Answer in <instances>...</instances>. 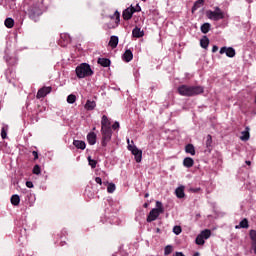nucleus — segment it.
<instances>
[{"instance_id": "obj_1", "label": "nucleus", "mask_w": 256, "mask_h": 256, "mask_svg": "<svg viewBox=\"0 0 256 256\" xmlns=\"http://www.w3.org/2000/svg\"><path fill=\"white\" fill-rule=\"evenodd\" d=\"M203 91V86L181 85L178 87V93L182 97H195L196 95H201Z\"/></svg>"}, {"instance_id": "obj_2", "label": "nucleus", "mask_w": 256, "mask_h": 256, "mask_svg": "<svg viewBox=\"0 0 256 256\" xmlns=\"http://www.w3.org/2000/svg\"><path fill=\"white\" fill-rule=\"evenodd\" d=\"M75 71L78 79H85V77H91L93 75V69H91V65L87 63L78 65Z\"/></svg>"}, {"instance_id": "obj_3", "label": "nucleus", "mask_w": 256, "mask_h": 256, "mask_svg": "<svg viewBox=\"0 0 256 256\" xmlns=\"http://www.w3.org/2000/svg\"><path fill=\"white\" fill-rule=\"evenodd\" d=\"M161 213H165L163 203L156 201V208H153L146 218L147 223H153V221H156Z\"/></svg>"}, {"instance_id": "obj_4", "label": "nucleus", "mask_w": 256, "mask_h": 256, "mask_svg": "<svg viewBox=\"0 0 256 256\" xmlns=\"http://www.w3.org/2000/svg\"><path fill=\"white\" fill-rule=\"evenodd\" d=\"M206 16L211 21H221V19H225V12H223V10H221V8L216 6L214 8V11L213 10L206 11Z\"/></svg>"}, {"instance_id": "obj_5", "label": "nucleus", "mask_w": 256, "mask_h": 256, "mask_svg": "<svg viewBox=\"0 0 256 256\" xmlns=\"http://www.w3.org/2000/svg\"><path fill=\"white\" fill-rule=\"evenodd\" d=\"M41 15H43V11L37 4H33L28 7V16L32 21H35V23L39 21V17H41Z\"/></svg>"}, {"instance_id": "obj_6", "label": "nucleus", "mask_w": 256, "mask_h": 256, "mask_svg": "<svg viewBox=\"0 0 256 256\" xmlns=\"http://www.w3.org/2000/svg\"><path fill=\"white\" fill-rule=\"evenodd\" d=\"M127 143L128 151H131L132 155H134L136 163H141V160L143 159V151L139 150L137 146L129 144V139L127 140Z\"/></svg>"}, {"instance_id": "obj_7", "label": "nucleus", "mask_w": 256, "mask_h": 256, "mask_svg": "<svg viewBox=\"0 0 256 256\" xmlns=\"http://www.w3.org/2000/svg\"><path fill=\"white\" fill-rule=\"evenodd\" d=\"M102 133V147H107V143L111 141V137H113V130L111 128L101 129Z\"/></svg>"}, {"instance_id": "obj_8", "label": "nucleus", "mask_w": 256, "mask_h": 256, "mask_svg": "<svg viewBox=\"0 0 256 256\" xmlns=\"http://www.w3.org/2000/svg\"><path fill=\"white\" fill-rule=\"evenodd\" d=\"M111 19H115L114 23L107 24L108 29H116V27H119V23H121V13L119 11H115L114 15L111 16Z\"/></svg>"}, {"instance_id": "obj_9", "label": "nucleus", "mask_w": 256, "mask_h": 256, "mask_svg": "<svg viewBox=\"0 0 256 256\" xmlns=\"http://www.w3.org/2000/svg\"><path fill=\"white\" fill-rule=\"evenodd\" d=\"M52 88L51 87H42L41 89L38 90L37 92V99H43V97H47L49 93H51Z\"/></svg>"}, {"instance_id": "obj_10", "label": "nucleus", "mask_w": 256, "mask_h": 256, "mask_svg": "<svg viewBox=\"0 0 256 256\" xmlns=\"http://www.w3.org/2000/svg\"><path fill=\"white\" fill-rule=\"evenodd\" d=\"M69 43H71V36H69V34H61L59 45H61V47H67Z\"/></svg>"}, {"instance_id": "obj_11", "label": "nucleus", "mask_w": 256, "mask_h": 256, "mask_svg": "<svg viewBox=\"0 0 256 256\" xmlns=\"http://www.w3.org/2000/svg\"><path fill=\"white\" fill-rule=\"evenodd\" d=\"M223 53H225L230 58H233L236 55V52L233 49V47H228V48L227 47H222L220 49V55H223Z\"/></svg>"}, {"instance_id": "obj_12", "label": "nucleus", "mask_w": 256, "mask_h": 256, "mask_svg": "<svg viewBox=\"0 0 256 256\" xmlns=\"http://www.w3.org/2000/svg\"><path fill=\"white\" fill-rule=\"evenodd\" d=\"M133 8L128 7L126 8L123 12H122V17L124 19V21H129L132 17H133Z\"/></svg>"}, {"instance_id": "obj_13", "label": "nucleus", "mask_w": 256, "mask_h": 256, "mask_svg": "<svg viewBox=\"0 0 256 256\" xmlns=\"http://www.w3.org/2000/svg\"><path fill=\"white\" fill-rule=\"evenodd\" d=\"M101 129H111V121L106 115L102 116Z\"/></svg>"}, {"instance_id": "obj_14", "label": "nucleus", "mask_w": 256, "mask_h": 256, "mask_svg": "<svg viewBox=\"0 0 256 256\" xmlns=\"http://www.w3.org/2000/svg\"><path fill=\"white\" fill-rule=\"evenodd\" d=\"M122 59L126 62V63H129L131 61H133V52L130 50V49H127L123 56H122Z\"/></svg>"}, {"instance_id": "obj_15", "label": "nucleus", "mask_w": 256, "mask_h": 256, "mask_svg": "<svg viewBox=\"0 0 256 256\" xmlns=\"http://www.w3.org/2000/svg\"><path fill=\"white\" fill-rule=\"evenodd\" d=\"M249 235H250V239L252 241L251 247L254 251V254L256 255V230H250Z\"/></svg>"}, {"instance_id": "obj_16", "label": "nucleus", "mask_w": 256, "mask_h": 256, "mask_svg": "<svg viewBox=\"0 0 256 256\" xmlns=\"http://www.w3.org/2000/svg\"><path fill=\"white\" fill-rule=\"evenodd\" d=\"M108 45L111 49H117V46L119 45V37L111 36Z\"/></svg>"}, {"instance_id": "obj_17", "label": "nucleus", "mask_w": 256, "mask_h": 256, "mask_svg": "<svg viewBox=\"0 0 256 256\" xmlns=\"http://www.w3.org/2000/svg\"><path fill=\"white\" fill-rule=\"evenodd\" d=\"M97 63L101 67H111V60L109 58H98Z\"/></svg>"}, {"instance_id": "obj_18", "label": "nucleus", "mask_w": 256, "mask_h": 256, "mask_svg": "<svg viewBox=\"0 0 256 256\" xmlns=\"http://www.w3.org/2000/svg\"><path fill=\"white\" fill-rule=\"evenodd\" d=\"M87 141L89 145H95V143H97V134H95V132H90L87 135Z\"/></svg>"}, {"instance_id": "obj_19", "label": "nucleus", "mask_w": 256, "mask_h": 256, "mask_svg": "<svg viewBox=\"0 0 256 256\" xmlns=\"http://www.w3.org/2000/svg\"><path fill=\"white\" fill-rule=\"evenodd\" d=\"M143 35H145V33L141 31V28L139 27H135L132 30V37H135L136 39H140V37H143Z\"/></svg>"}, {"instance_id": "obj_20", "label": "nucleus", "mask_w": 256, "mask_h": 256, "mask_svg": "<svg viewBox=\"0 0 256 256\" xmlns=\"http://www.w3.org/2000/svg\"><path fill=\"white\" fill-rule=\"evenodd\" d=\"M175 194L178 199H183V197H185V186L176 188Z\"/></svg>"}, {"instance_id": "obj_21", "label": "nucleus", "mask_w": 256, "mask_h": 256, "mask_svg": "<svg viewBox=\"0 0 256 256\" xmlns=\"http://www.w3.org/2000/svg\"><path fill=\"white\" fill-rule=\"evenodd\" d=\"M73 145L74 147H76V149H81L82 151H84V149L87 147V145L85 144V141H81V140H74Z\"/></svg>"}, {"instance_id": "obj_22", "label": "nucleus", "mask_w": 256, "mask_h": 256, "mask_svg": "<svg viewBox=\"0 0 256 256\" xmlns=\"http://www.w3.org/2000/svg\"><path fill=\"white\" fill-rule=\"evenodd\" d=\"M183 165H184V167H187L188 169H191V167H193V165H195V161L191 157H186L183 160Z\"/></svg>"}, {"instance_id": "obj_23", "label": "nucleus", "mask_w": 256, "mask_h": 256, "mask_svg": "<svg viewBox=\"0 0 256 256\" xmlns=\"http://www.w3.org/2000/svg\"><path fill=\"white\" fill-rule=\"evenodd\" d=\"M236 229H249V220L244 218L238 226L235 227Z\"/></svg>"}, {"instance_id": "obj_24", "label": "nucleus", "mask_w": 256, "mask_h": 256, "mask_svg": "<svg viewBox=\"0 0 256 256\" xmlns=\"http://www.w3.org/2000/svg\"><path fill=\"white\" fill-rule=\"evenodd\" d=\"M4 25L7 29H13V27H15V20H13V18H6Z\"/></svg>"}, {"instance_id": "obj_25", "label": "nucleus", "mask_w": 256, "mask_h": 256, "mask_svg": "<svg viewBox=\"0 0 256 256\" xmlns=\"http://www.w3.org/2000/svg\"><path fill=\"white\" fill-rule=\"evenodd\" d=\"M95 107H97V103H95V101L87 100L85 104V109H87V111H93Z\"/></svg>"}, {"instance_id": "obj_26", "label": "nucleus", "mask_w": 256, "mask_h": 256, "mask_svg": "<svg viewBox=\"0 0 256 256\" xmlns=\"http://www.w3.org/2000/svg\"><path fill=\"white\" fill-rule=\"evenodd\" d=\"M200 30H201L202 33H204V35H207V33L209 31H211V24H209L207 22L202 24L201 27H200Z\"/></svg>"}, {"instance_id": "obj_27", "label": "nucleus", "mask_w": 256, "mask_h": 256, "mask_svg": "<svg viewBox=\"0 0 256 256\" xmlns=\"http://www.w3.org/2000/svg\"><path fill=\"white\" fill-rule=\"evenodd\" d=\"M11 203L17 207V205H19V203H21V198L19 197V195L17 194H14L11 196V199H10Z\"/></svg>"}, {"instance_id": "obj_28", "label": "nucleus", "mask_w": 256, "mask_h": 256, "mask_svg": "<svg viewBox=\"0 0 256 256\" xmlns=\"http://www.w3.org/2000/svg\"><path fill=\"white\" fill-rule=\"evenodd\" d=\"M200 45H201L202 49H207V47H209V38L207 36H204L200 40Z\"/></svg>"}, {"instance_id": "obj_29", "label": "nucleus", "mask_w": 256, "mask_h": 256, "mask_svg": "<svg viewBox=\"0 0 256 256\" xmlns=\"http://www.w3.org/2000/svg\"><path fill=\"white\" fill-rule=\"evenodd\" d=\"M203 3H205V0L196 1L192 7V13H195V11H197V9H200V7L203 5Z\"/></svg>"}, {"instance_id": "obj_30", "label": "nucleus", "mask_w": 256, "mask_h": 256, "mask_svg": "<svg viewBox=\"0 0 256 256\" xmlns=\"http://www.w3.org/2000/svg\"><path fill=\"white\" fill-rule=\"evenodd\" d=\"M185 152L189 153L190 155H195V146H193V144H187L185 146Z\"/></svg>"}, {"instance_id": "obj_31", "label": "nucleus", "mask_w": 256, "mask_h": 256, "mask_svg": "<svg viewBox=\"0 0 256 256\" xmlns=\"http://www.w3.org/2000/svg\"><path fill=\"white\" fill-rule=\"evenodd\" d=\"M249 127H246V130L242 132V136L240 137L241 141H249Z\"/></svg>"}, {"instance_id": "obj_32", "label": "nucleus", "mask_w": 256, "mask_h": 256, "mask_svg": "<svg viewBox=\"0 0 256 256\" xmlns=\"http://www.w3.org/2000/svg\"><path fill=\"white\" fill-rule=\"evenodd\" d=\"M196 245H205V238L199 234L195 240Z\"/></svg>"}, {"instance_id": "obj_33", "label": "nucleus", "mask_w": 256, "mask_h": 256, "mask_svg": "<svg viewBox=\"0 0 256 256\" xmlns=\"http://www.w3.org/2000/svg\"><path fill=\"white\" fill-rule=\"evenodd\" d=\"M213 144V137L208 134L206 137V147L207 149H211V145Z\"/></svg>"}, {"instance_id": "obj_34", "label": "nucleus", "mask_w": 256, "mask_h": 256, "mask_svg": "<svg viewBox=\"0 0 256 256\" xmlns=\"http://www.w3.org/2000/svg\"><path fill=\"white\" fill-rule=\"evenodd\" d=\"M75 101H77V96H75L74 94L68 95L67 103H69L70 105H73V103H75Z\"/></svg>"}, {"instance_id": "obj_35", "label": "nucleus", "mask_w": 256, "mask_h": 256, "mask_svg": "<svg viewBox=\"0 0 256 256\" xmlns=\"http://www.w3.org/2000/svg\"><path fill=\"white\" fill-rule=\"evenodd\" d=\"M200 235L204 238V239H209V237H211V230L209 229H205L203 230Z\"/></svg>"}, {"instance_id": "obj_36", "label": "nucleus", "mask_w": 256, "mask_h": 256, "mask_svg": "<svg viewBox=\"0 0 256 256\" xmlns=\"http://www.w3.org/2000/svg\"><path fill=\"white\" fill-rule=\"evenodd\" d=\"M32 173H33L34 175H41V166H39V164H36V165L33 167Z\"/></svg>"}, {"instance_id": "obj_37", "label": "nucleus", "mask_w": 256, "mask_h": 256, "mask_svg": "<svg viewBox=\"0 0 256 256\" xmlns=\"http://www.w3.org/2000/svg\"><path fill=\"white\" fill-rule=\"evenodd\" d=\"M173 253V246L167 245L164 249V255H171Z\"/></svg>"}, {"instance_id": "obj_38", "label": "nucleus", "mask_w": 256, "mask_h": 256, "mask_svg": "<svg viewBox=\"0 0 256 256\" xmlns=\"http://www.w3.org/2000/svg\"><path fill=\"white\" fill-rule=\"evenodd\" d=\"M88 163L92 169H95V167H97L96 160L91 159V156L88 157Z\"/></svg>"}, {"instance_id": "obj_39", "label": "nucleus", "mask_w": 256, "mask_h": 256, "mask_svg": "<svg viewBox=\"0 0 256 256\" xmlns=\"http://www.w3.org/2000/svg\"><path fill=\"white\" fill-rule=\"evenodd\" d=\"M115 184L114 183H109L108 186H107V191L108 193H115Z\"/></svg>"}, {"instance_id": "obj_40", "label": "nucleus", "mask_w": 256, "mask_h": 256, "mask_svg": "<svg viewBox=\"0 0 256 256\" xmlns=\"http://www.w3.org/2000/svg\"><path fill=\"white\" fill-rule=\"evenodd\" d=\"M1 137H2V139H7V127H2Z\"/></svg>"}, {"instance_id": "obj_41", "label": "nucleus", "mask_w": 256, "mask_h": 256, "mask_svg": "<svg viewBox=\"0 0 256 256\" xmlns=\"http://www.w3.org/2000/svg\"><path fill=\"white\" fill-rule=\"evenodd\" d=\"M181 231V226H174L173 233H175V235H181Z\"/></svg>"}, {"instance_id": "obj_42", "label": "nucleus", "mask_w": 256, "mask_h": 256, "mask_svg": "<svg viewBox=\"0 0 256 256\" xmlns=\"http://www.w3.org/2000/svg\"><path fill=\"white\" fill-rule=\"evenodd\" d=\"M132 8V11L134 13H140L141 11V6H139V4L136 5V7L130 6Z\"/></svg>"}, {"instance_id": "obj_43", "label": "nucleus", "mask_w": 256, "mask_h": 256, "mask_svg": "<svg viewBox=\"0 0 256 256\" xmlns=\"http://www.w3.org/2000/svg\"><path fill=\"white\" fill-rule=\"evenodd\" d=\"M112 129L114 130V131H117V129H119V122H114V124L112 125Z\"/></svg>"}, {"instance_id": "obj_44", "label": "nucleus", "mask_w": 256, "mask_h": 256, "mask_svg": "<svg viewBox=\"0 0 256 256\" xmlns=\"http://www.w3.org/2000/svg\"><path fill=\"white\" fill-rule=\"evenodd\" d=\"M32 155L34 157V161H37V159H39V153H37V151H33Z\"/></svg>"}, {"instance_id": "obj_45", "label": "nucleus", "mask_w": 256, "mask_h": 256, "mask_svg": "<svg viewBox=\"0 0 256 256\" xmlns=\"http://www.w3.org/2000/svg\"><path fill=\"white\" fill-rule=\"evenodd\" d=\"M95 182L98 183V185H103V180L101 179V177H96Z\"/></svg>"}, {"instance_id": "obj_46", "label": "nucleus", "mask_w": 256, "mask_h": 256, "mask_svg": "<svg viewBox=\"0 0 256 256\" xmlns=\"http://www.w3.org/2000/svg\"><path fill=\"white\" fill-rule=\"evenodd\" d=\"M26 187H28V189H33V182L27 181L26 182Z\"/></svg>"}, {"instance_id": "obj_47", "label": "nucleus", "mask_w": 256, "mask_h": 256, "mask_svg": "<svg viewBox=\"0 0 256 256\" xmlns=\"http://www.w3.org/2000/svg\"><path fill=\"white\" fill-rule=\"evenodd\" d=\"M191 193H199L201 191V188H190Z\"/></svg>"}, {"instance_id": "obj_48", "label": "nucleus", "mask_w": 256, "mask_h": 256, "mask_svg": "<svg viewBox=\"0 0 256 256\" xmlns=\"http://www.w3.org/2000/svg\"><path fill=\"white\" fill-rule=\"evenodd\" d=\"M217 51H219V47L217 45H214L212 47V53H217Z\"/></svg>"}, {"instance_id": "obj_49", "label": "nucleus", "mask_w": 256, "mask_h": 256, "mask_svg": "<svg viewBox=\"0 0 256 256\" xmlns=\"http://www.w3.org/2000/svg\"><path fill=\"white\" fill-rule=\"evenodd\" d=\"M173 256H185V254L183 252H175Z\"/></svg>"}, {"instance_id": "obj_50", "label": "nucleus", "mask_w": 256, "mask_h": 256, "mask_svg": "<svg viewBox=\"0 0 256 256\" xmlns=\"http://www.w3.org/2000/svg\"><path fill=\"white\" fill-rule=\"evenodd\" d=\"M143 207H144V209H147V207H149V203H144Z\"/></svg>"}, {"instance_id": "obj_51", "label": "nucleus", "mask_w": 256, "mask_h": 256, "mask_svg": "<svg viewBox=\"0 0 256 256\" xmlns=\"http://www.w3.org/2000/svg\"><path fill=\"white\" fill-rule=\"evenodd\" d=\"M246 165H251V161L247 160Z\"/></svg>"}, {"instance_id": "obj_52", "label": "nucleus", "mask_w": 256, "mask_h": 256, "mask_svg": "<svg viewBox=\"0 0 256 256\" xmlns=\"http://www.w3.org/2000/svg\"><path fill=\"white\" fill-rule=\"evenodd\" d=\"M199 255H200L199 252H196L193 254V256H199Z\"/></svg>"}, {"instance_id": "obj_53", "label": "nucleus", "mask_w": 256, "mask_h": 256, "mask_svg": "<svg viewBox=\"0 0 256 256\" xmlns=\"http://www.w3.org/2000/svg\"><path fill=\"white\" fill-rule=\"evenodd\" d=\"M144 197L147 199V197H149V193H146Z\"/></svg>"}, {"instance_id": "obj_54", "label": "nucleus", "mask_w": 256, "mask_h": 256, "mask_svg": "<svg viewBox=\"0 0 256 256\" xmlns=\"http://www.w3.org/2000/svg\"><path fill=\"white\" fill-rule=\"evenodd\" d=\"M142 1H147V0H142Z\"/></svg>"}]
</instances>
